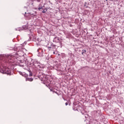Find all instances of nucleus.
<instances>
[{
	"label": "nucleus",
	"instance_id": "7ed1b4c3",
	"mask_svg": "<svg viewBox=\"0 0 124 124\" xmlns=\"http://www.w3.org/2000/svg\"><path fill=\"white\" fill-rule=\"evenodd\" d=\"M53 41L54 42L56 43L60 42V41H61V39H60V38L58 37H56L54 38Z\"/></svg>",
	"mask_w": 124,
	"mask_h": 124
},
{
	"label": "nucleus",
	"instance_id": "aec40b11",
	"mask_svg": "<svg viewBox=\"0 0 124 124\" xmlns=\"http://www.w3.org/2000/svg\"><path fill=\"white\" fill-rule=\"evenodd\" d=\"M34 13H35V14H37V13L36 12H35Z\"/></svg>",
	"mask_w": 124,
	"mask_h": 124
},
{
	"label": "nucleus",
	"instance_id": "f3484780",
	"mask_svg": "<svg viewBox=\"0 0 124 124\" xmlns=\"http://www.w3.org/2000/svg\"><path fill=\"white\" fill-rule=\"evenodd\" d=\"M85 117L86 118H88V115H85Z\"/></svg>",
	"mask_w": 124,
	"mask_h": 124
},
{
	"label": "nucleus",
	"instance_id": "f8f14e48",
	"mask_svg": "<svg viewBox=\"0 0 124 124\" xmlns=\"http://www.w3.org/2000/svg\"><path fill=\"white\" fill-rule=\"evenodd\" d=\"M15 51H19L18 50V48L17 47H14Z\"/></svg>",
	"mask_w": 124,
	"mask_h": 124
},
{
	"label": "nucleus",
	"instance_id": "f03ea898",
	"mask_svg": "<svg viewBox=\"0 0 124 124\" xmlns=\"http://www.w3.org/2000/svg\"><path fill=\"white\" fill-rule=\"evenodd\" d=\"M6 57L8 60H10V62H14V56L11 55H8Z\"/></svg>",
	"mask_w": 124,
	"mask_h": 124
},
{
	"label": "nucleus",
	"instance_id": "5701e85b",
	"mask_svg": "<svg viewBox=\"0 0 124 124\" xmlns=\"http://www.w3.org/2000/svg\"><path fill=\"white\" fill-rule=\"evenodd\" d=\"M25 14H27V13H26V12H25Z\"/></svg>",
	"mask_w": 124,
	"mask_h": 124
},
{
	"label": "nucleus",
	"instance_id": "dca6fc26",
	"mask_svg": "<svg viewBox=\"0 0 124 124\" xmlns=\"http://www.w3.org/2000/svg\"><path fill=\"white\" fill-rule=\"evenodd\" d=\"M42 12L43 13H45L46 12V11L44 10Z\"/></svg>",
	"mask_w": 124,
	"mask_h": 124
},
{
	"label": "nucleus",
	"instance_id": "ddd939ff",
	"mask_svg": "<svg viewBox=\"0 0 124 124\" xmlns=\"http://www.w3.org/2000/svg\"><path fill=\"white\" fill-rule=\"evenodd\" d=\"M43 8V7H41L38 8V10H40L41 9H42Z\"/></svg>",
	"mask_w": 124,
	"mask_h": 124
},
{
	"label": "nucleus",
	"instance_id": "9b49d317",
	"mask_svg": "<svg viewBox=\"0 0 124 124\" xmlns=\"http://www.w3.org/2000/svg\"><path fill=\"white\" fill-rule=\"evenodd\" d=\"M45 78H46V76H44L42 78L43 81H45Z\"/></svg>",
	"mask_w": 124,
	"mask_h": 124
},
{
	"label": "nucleus",
	"instance_id": "f257e3e1",
	"mask_svg": "<svg viewBox=\"0 0 124 124\" xmlns=\"http://www.w3.org/2000/svg\"><path fill=\"white\" fill-rule=\"evenodd\" d=\"M0 73L3 74H7L8 75H11V71L10 69L4 67L2 64L0 62Z\"/></svg>",
	"mask_w": 124,
	"mask_h": 124
},
{
	"label": "nucleus",
	"instance_id": "20e7f679",
	"mask_svg": "<svg viewBox=\"0 0 124 124\" xmlns=\"http://www.w3.org/2000/svg\"><path fill=\"white\" fill-rule=\"evenodd\" d=\"M56 46L53 44H50V46H48V50H50V49H53V48H55Z\"/></svg>",
	"mask_w": 124,
	"mask_h": 124
},
{
	"label": "nucleus",
	"instance_id": "39448f33",
	"mask_svg": "<svg viewBox=\"0 0 124 124\" xmlns=\"http://www.w3.org/2000/svg\"><path fill=\"white\" fill-rule=\"evenodd\" d=\"M29 15H30V16H32L33 18H37V17L36 15H34V14H31V13H30Z\"/></svg>",
	"mask_w": 124,
	"mask_h": 124
},
{
	"label": "nucleus",
	"instance_id": "a878e982",
	"mask_svg": "<svg viewBox=\"0 0 124 124\" xmlns=\"http://www.w3.org/2000/svg\"><path fill=\"white\" fill-rule=\"evenodd\" d=\"M89 124H91V123H90Z\"/></svg>",
	"mask_w": 124,
	"mask_h": 124
},
{
	"label": "nucleus",
	"instance_id": "1a4fd4ad",
	"mask_svg": "<svg viewBox=\"0 0 124 124\" xmlns=\"http://www.w3.org/2000/svg\"><path fill=\"white\" fill-rule=\"evenodd\" d=\"M37 68H40V69H41L42 68V67L40 65H38L37 66Z\"/></svg>",
	"mask_w": 124,
	"mask_h": 124
},
{
	"label": "nucleus",
	"instance_id": "412c9836",
	"mask_svg": "<svg viewBox=\"0 0 124 124\" xmlns=\"http://www.w3.org/2000/svg\"><path fill=\"white\" fill-rule=\"evenodd\" d=\"M40 50H38V51H40Z\"/></svg>",
	"mask_w": 124,
	"mask_h": 124
},
{
	"label": "nucleus",
	"instance_id": "393cba45",
	"mask_svg": "<svg viewBox=\"0 0 124 124\" xmlns=\"http://www.w3.org/2000/svg\"><path fill=\"white\" fill-rule=\"evenodd\" d=\"M31 1H32V0H31Z\"/></svg>",
	"mask_w": 124,
	"mask_h": 124
},
{
	"label": "nucleus",
	"instance_id": "2eb2a0df",
	"mask_svg": "<svg viewBox=\"0 0 124 124\" xmlns=\"http://www.w3.org/2000/svg\"><path fill=\"white\" fill-rule=\"evenodd\" d=\"M19 74H20V75H22V76H23V73H22V72H19Z\"/></svg>",
	"mask_w": 124,
	"mask_h": 124
},
{
	"label": "nucleus",
	"instance_id": "a211bd4d",
	"mask_svg": "<svg viewBox=\"0 0 124 124\" xmlns=\"http://www.w3.org/2000/svg\"><path fill=\"white\" fill-rule=\"evenodd\" d=\"M37 1H38V2H40V0H36Z\"/></svg>",
	"mask_w": 124,
	"mask_h": 124
},
{
	"label": "nucleus",
	"instance_id": "9d476101",
	"mask_svg": "<svg viewBox=\"0 0 124 124\" xmlns=\"http://www.w3.org/2000/svg\"><path fill=\"white\" fill-rule=\"evenodd\" d=\"M37 41H38V42H41V41H42V40L39 38H37Z\"/></svg>",
	"mask_w": 124,
	"mask_h": 124
},
{
	"label": "nucleus",
	"instance_id": "423d86ee",
	"mask_svg": "<svg viewBox=\"0 0 124 124\" xmlns=\"http://www.w3.org/2000/svg\"><path fill=\"white\" fill-rule=\"evenodd\" d=\"M26 81H30V82H31L32 81H33V79H32V78H27L26 79Z\"/></svg>",
	"mask_w": 124,
	"mask_h": 124
},
{
	"label": "nucleus",
	"instance_id": "6ab92c4d",
	"mask_svg": "<svg viewBox=\"0 0 124 124\" xmlns=\"http://www.w3.org/2000/svg\"><path fill=\"white\" fill-rule=\"evenodd\" d=\"M65 105H66V106H67V105H68V103H65Z\"/></svg>",
	"mask_w": 124,
	"mask_h": 124
},
{
	"label": "nucleus",
	"instance_id": "4be33fe9",
	"mask_svg": "<svg viewBox=\"0 0 124 124\" xmlns=\"http://www.w3.org/2000/svg\"><path fill=\"white\" fill-rule=\"evenodd\" d=\"M53 54H55V52H53Z\"/></svg>",
	"mask_w": 124,
	"mask_h": 124
},
{
	"label": "nucleus",
	"instance_id": "4468645a",
	"mask_svg": "<svg viewBox=\"0 0 124 124\" xmlns=\"http://www.w3.org/2000/svg\"><path fill=\"white\" fill-rule=\"evenodd\" d=\"M29 76L31 77V76H32V74L31 72H30Z\"/></svg>",
	"mask_w": 124,
	"mask_h": 124
},
{
	"label": "nucleus",
	"instance_id": "6e6552de",
	"mask_svg": "<svg viewBox=\"0 0 124 124\" xmlns=\"http://www.w3.org/2000/svg\"><path fill=\"white\" fill-rule=\"evenodd\" d=\"M87 52V51L85 49H83L82 50V54L84 55V54H85L86 52Z\"/></svg>",
	"mask_w": 124,
	"mask_h": 124
},
{
	"label": "nucleus",
	"instance_id": "0eeeda50",
	"mask_svg": "<svg viewBox=\"0 0 124 124\" xmlns=\"http://www.w3.org/2000/svg\"><path fill=\"white\" fill-rule=\"evenodd\" d=\"M16 31H22V28H17L16 29H15Z\"/></svg>",
	"mask_w": 124,
	"mask_h": 124
},
{
	"label": "nucleus",
	"instance_id": "b1692460",
	"mask_svg": "<svg viewBox=\"0 0 124 124\" xmlns=\"http://www.w3.org/2000/svg\"><path fill=\"white\" fill-rule=\"evenodd\" d=\"M24 16H26V14H25Z\"/></svg>",
	"mask_w": 124,
	"mask_h": 124
}]
</instances>
